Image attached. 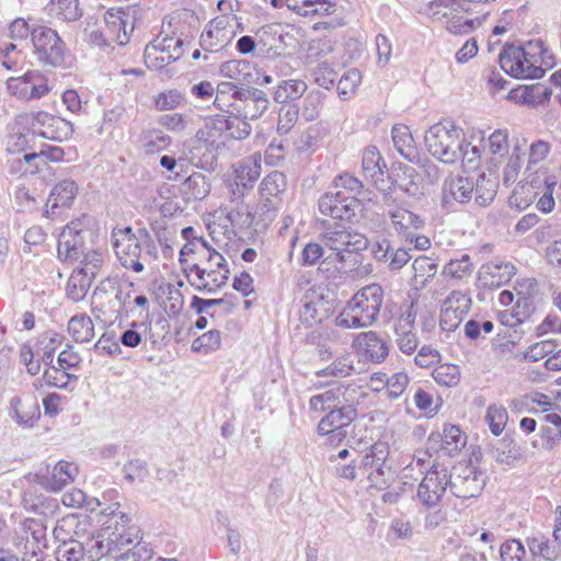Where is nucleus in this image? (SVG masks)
I'll return each mask as SVG.
<instances>
[{"label": "nucleus", "mask_w": 561, "mask_h": 561, "mask_svg": "<svg viewBox=\"0 0 561 561\" xmlns=\"http://www.w3.org/2000/svg\"><path fill=\"white\" fill-rule=\"evenodd\" d=\"M354 345L362 355L371 362L379 363L388 356L386 342L373 331L358 334L354 341Z\"/></svg>", "instance_id": "nucleus-30"}, {"label": "nucleus", "mask_w": 561, "mask_h": 561, "mask_svg": "<svg viewBox=\"0 0 561 561\" xmlns=\"http://www.w3.org/2000/svg\"><path fill=\"white\" fill-rule=\"evenodd\" d=\"M416 314L415 302L411 301L401 308L400 314L394 323L397 345L402 353L408 355L412 354L419 345L415 332Z\"/></svg>", "instance_id": "nucleus-14"}, {"label": "nucleus", "mask_w": 561, "mask_h": 561, "mask_svg": "<svg viewBox=\"0 0 561 561\" xmlns=\"http://www.w3.org/2000/svg\"><path fill=\"white\" fill-rule=\"evenodd\" d=\"M287 186L286 176L278 171L267 174L260 187L261 210L267 216H274L282 204L279 195L285 192Z\"/></svg>", "instance_id": "nucleus-21"}, {"label": "nucleus", "mask_w": 561, "mask_h": 561, "mask_svg": "<svg viewBox=\"0 0 561 561\" xmlns=\"http://www.w3.org/2000/svg\"><path fill=\"white\" fill-rule=\"evenodd\" d=\"M467 443L466 435L457 425H445L442 435L440 448L447 455L453 456L460 451Z\"/></svg>", "instance_id": "nucleus-42"}, {"label": "nucleus", "mask_w": 561, "mask_h": 561, "mask_svg": "<svg viewBox=\"0 0 561 561\" xmlns=\"http://www.w3.org/2000/svg\"><path fill=\"white\" fill-rule=\"evenodd\" d=\"M469 9L461 0H432L424 7L422 14L433 23H439L455 35H465L474 31L480 24L478 19H463Z\"/></svg>", "instance_id": "nucleus-6"}, {"label": "nucleus", "mask_w": 561, "mask_h": 561, "mask_svg": "<svg viewBox=\"0 0 561 561\" xmlns=\"http://www.w3.org/2000/svg\"><path fill=\"white\" fill-rule=\"evenodd\" d=\"M249 62L243 60H229L220 66V75L236 82L243 84L250 77Z\"/></svg>", "instance_id": "nucleus-54"}, {"label": "nucleus", "mask_w": 561, "mask_h": 561, "mask_svg": "<svg viewBox=\"0 0 561 561\" xmlns=\"http://www.w3.org/2000/svg\"><path fill=\"white\" fill-rule=\"evenodd\" d=\"M78 193L79 186L71 179H65L56 183L49 193L46 205L48 208L45 210V216H54L56 208L71 207Z\"/></svg>", "instance_id": "nucleus-27"}, {"label": "nucleus", "mask_w": 561, "mask_h": 561, "mask_svg": "<svg viewBox=\"0 0 561 561\" xmlns=\"http://www.w3.org/2000/svg\"><path fill=\"white\" fill-rule=\"evenodd\" d=\"M119 503L114 502L111 504L100 507L98 515L106 517L103 522V528L127 533L130 529H137V527L130 525V518L127 514L119 511Z\"/></svg>", "instance_id": "nucleus-33"}, {"label": "nucleus", "mask_w": 561, "mask_h": 561, "mask_svg": "<svg viewBox=\"0 0 561 561\" xmlns=\"http://www.w3.org/2000/svg\"><path fill=\"white\" fill-rule=\"evenodd\" d=\"M136 539H138V529L122 533L102 528L85 543L87 554L92 561L104 557H112L115 561H119L121 552Z\"/></svg>", "instance_id": "nucleus-8"}, {"label": "nucleus", "mask_w": 561, "mask_h": 561, "mask_svg": "<svg viewBox=\"0 0 561 561\" xmlns=\"http://www.w3.org/2000/svg\"><path fill=\"white\" fill-rule=\"evenodd\" d=\"M383 290L378 284H370L359 289L335 318L336 327L362 329L371 325L382 306Z\"/></svg>", "instance_id": "nucleus-2"}, {"label": "nucleus", "mask_w": 561, "mask_h": 561, "mask_svg": "<svg viewBox=\"0 0 561 561\" xmlns=\"http://www.w3.org/2000/svg\"><path fill=\"white\" fill-rule=\"evenodd\" d=\"M183 190L192 198L201 201L209 194L210 182L205 174L194 172L184 181Z\"/></svg>", "instance_id": "nucleus-47"}, {"label": "nucleus", "mask_w": 561, "mask_h": 561, "mask_svg": "<svg viewBox=\"0 0 561 561\" xmlns=\"http://www.w3.org/2000/svg\"><path fill=\"white\" fill-rule=\"evenodd\" d=\"M332 392L336 397L335 402L339 408L350 407L355 409L354 405L358 403L363 396L360 388L355 385L339 386L332 388Z\"/></svg>", "instance_id": "nucleus-53"}, {"label": "nucleus", "mask_w": 561, "mask_h": 561, "mask_svg": "<svg viewBox=\"0 0 561 561\" xmlns=\"http://www.w3.org/2000/svg\"><path fill=\"white\" fill-rule=\"evenodd\" d=\"M7 89L11 95L27 101L45 95L48 92V84L46 78L38 71H27L22 77L9 78Z\"/></svg>", "instance_id": "nucleus-16"}, {"label": "nucleus", "mask_w": 561, "mask_h": 561, "mask_svg": "<svg viewBox=\"0 0 561 561\" xmlns=\"http://www.w3.org/2000/svg\"><path fill=\"white\" fill-rule=\"evenodd\" d=\"M32 131L43 138L64 141L73 134V126L70 122L59 116H54L47 112L32 113L26 116Z\"/></svg>", "instance_id": "nucleus-12"}, {"label": "nucleus", "mask_w": 561, "mask_h": 561, "mask_svg": "<svg viewBox=\"0 0 561 561\" xmlns=\"http://www.w3.org/2000/svg\"><path fill=\"white\" fill-rule=\"evenodd\" d=\"M497 184L494 179L482 173L476 182V201L481 205H489L495 194Z\"/></svg>", "instance_id": "nucleus-55"}, {"label": "nucleus", "mask_w": 561, "mask_h": 561, "mask_svg": "<svg viewBox=\"0 0 561 561\" xmlns=\"http://www.w3.org/2000/svg\"><path fill=\"white\" fill-rule=\"evenodd\" d=\"M133 547H126L121 552V559L125 561H150L153 557V551L147 542L137 541L131 545Z\"/></svg>", "instance_id": "nucleus-61"}, {"label": "nucleus", "mask_w": 561, "mask_h": 561, "mask_svg": "<svg viewBox=\"0 0 561 561\" xmlns=\"http://www.w3.org/2000/svg\"><path fill=\"white\" fill-rule=\"evenodd\" d=\"M356 417V409L333 408L318 423L319 435H330L332 440L341 442L346 436L345 428Z\"/></svg>", "instance_id": "nucleus-19"}, {"label": "nucleus", "mask_w": 561, "mask_h": 561, "mask_svg": "<svg viewBox=\"0 0 561 561\" xmlns=\"http://www.w3.org/2000/svg\"><path fill=\"white\" fill-rule=\"evenodd\" d=\"M85 553V545L79 540H69L57 548L56 558L57 561H81Z\"/></svg>", "instance_id": "nucleus-56"}, {"label": "nucleus", "mask_w": 561, "mask_h": 561, "mask_svg": "<svg viewBox=\"0 0 561 561\" xmlns=\"http://www.w3.org/2000/svg\"><path fill=\"white\" fill-rule=\"evenodd\" d=\"M483 484L484 482L480 474L469 465L456 467L455 473L450 474V491L460 499H470L478 495Z\"/></svg>", "instance_id": "nucleus-20"}, {"label": "nucleus", "mask_w": 561, "mask_h": 561, "mask_svg": "<svg viewBox=\"0 0 561 561\" xmlns=\"http://www.w3.org/2000/svg\"><path fill=\"white\" fill-rule=\"evenodd\" d=\"M229 42L228 33L219 27V22L210 23L208 28L202 33L201 45L209 51H217L224 48Z\"/></svg>", "instance_id": "nucleus-44"}, {"label": "nucleus", "mask_w": 561, "mask_h": 561, "mask_svg": "<svg viewBox=\"0 0 561 561\" xmlns=\"http://www.w3.org/2000/svg\"><path fill=\"white\" fill-rule=\"evenodd\" d=\"M387 216L390 229L403 240L415 236L425 225L417 214L400 206L388 209Z\"/></svg>", "instance_id": "nucleus-23"}, {"label": "nucleus", "mask_w": 561, "mask_h": 561, "mask_svg": "<svg viewBox=\"0 0 561 561\" xmlns=\"http://www.w3.org/2000/svg\"><path fill=\"white\" fill-rule=\"evenodd\" d=\"M81 256L80 266L75 272L92 282L102 265V254L93 251L88 253L83 252Z\"/></svg>", "instance_id": "nucleus-58"}, {"label": "nucleus", "mask_w": 561, "mask_h": 561, "mask_svg": "<svg viewBox=\"0 0 561 561\" xmlns=\"http://www.w3.org/2000/svg\"><path fill=\"white\" fill-rule=\"evenodd\" d=\"M104 21L107 38L119 45H126L134 30V25L129 21V14L122 9H111L106 11Z\"/></svg>", "instance_id": "nucleus-26"}, {"label": "nucleus", "mask_w": 561, "mask_h": 561, "mask_svg": "<svg viewBox=\"0 0 561 561\" xmlns=\"http://www.w3.org/2000/svg\"><path fill=\"white\" fill-rule=\"evenodd\" d=\"M507 420L508 414L503 405L493 403L488 407L485 422L493 435L499 436L503 433Z\"/></svg>", "instance_id": "nucleus-49"}, {"label": "nucleus", "mask_w": 561, "mask_h": 561, "mask_svg": "<svg viewBox=\"0 0 561 561\" xmlns=\"http://www.w3.org/2000/svg\"><path fill=\"white\" fill-rule=\"evenodd\" d=\"M543 47L540 42L529 41L524 45H506L500 54L501 68L517 79H539L545 76L542 67Z\"/></svg>", "instance_id": "nucleus-3"}, {"label": "nucleus", "mask_w": 561, "mask_h": 561, "mask_svg": "<svg viewBox=\"0 0 561 561\" xmlns=\"http://www.w3.org/2000/svg\"><path fill=\"white\" fill-rule=\"evenodd\" d=\"M392 140L397 151L409 161H413L417 157L415 141L410 128L403 124L392 127Z\"/></svg>", "instance_id": "nucleus-36"}, {"label": "nucleus", "mask_w": 561, "mask_h": 561, "mask_svg": "<svg viewBox=\"0 0 561 561\" xmlns=\"http://www.w3.org/2000/svg\"><path fill=\"white\" fill-rule=\"evenodd\" d=\"M471 297L461 290H453L442 301L439 327L447 332L455 331L471 308Z\"/></svg>", "instance_id": "nucleus-13"}, {"label": "nucleus", "mask_w": 561, "mask_h": 561, "mask_svg": "<svg viewBox=\"0 0 561 561\" xmlns=\"http://www.w3.org/2000/svg\"><path fill=\"white\" fill-rule=\"evenodd\" d=\"M557 183V176L550 173L548 169H537V180L534 185L539 190V195L541 196L539 197L536 207L543 214L551 213L556 206L553 192Z\"/></svg>", "instance_id": "nucleus-29"}, {"label": "nucleus", "mask_w": 561, "mask_h": 561, "mask_svg": "<svg viewBox=\"0 0 561 561\" xmlns=\"http://www.w3.org/2000/svg\"><path fill=\"white\" fill-rule=\"evenodd\" d=\"M386 396L390 400H397L402 397L410 383V377L404 370L387 373Z\"/></svg>", "instance_id": "nucleus-52"}, {"label": "nucleus", "mask_w": 561, "mask_h": 561, "mask_svg": "<svg viewBox=\"0 0 561 561\" xmlns=\"http://www.w3.org/2000/svg\"><path fill=\"white\" fill-rule=\"evenodd\" d=\"M261 154L255 152L232 165V181L236 186L232 191L233 195L241 196L244 190L253 187L261 174Z\"/></svg>", "instance_id": "nucleus-24"}, {"label": "nucleus", "mask_w": 561, "mask_h": 561, "mask_svg": "<svg viewBox=\"0 0 561 561\" xmlns=\"http://www.w3.org/2000/svg\"><path fill=\"white\" fill-rule=\"evenodd\" d=\"M112 243L117 259L125 268L141 273L145 265L151 261V249L148 247L145 252L142 251L140 242L130 227L114 229Z\"/></svg>", "instance_id": "nucleus-7"}, {"label": "nucleus", "mask_w": 561, "mask_h": 561, "mask_svg": "<svg viewBox=\"0 0 561 561\" xmlns=\"http://www.w3.org/2000/svg\"><path fill=\"white\" fill-rule=\"evenodd\" d=\"M242 114L245 119L259 118L268 106L266 94L261 90H253L242 100Z\"/></svg>", "instance_id": "nucleus-39"}, {"label": "nucleus", "mask_w": 561, "mask_h": 561, "mask_svg": "<svg viewBox=\"0 0 561 561\" xmlns=\"http://www.w3.org/2000/svg\"><path fill=\"white\" fill-rule=\"evenodd\" d=\"M412 267L414 271L413 282L417 289L425 288L437 273V264L427 256L416 257Z\"/></svg>", "instance_id": "nucleus-41"}, {"label": "nucleus", "mask_w": 561, "mask_h": 561, "mask_svg": "<svg viewBox=\"0 0 561 561\" xmlns=\"http://www.w3.org/2000/svg\"><path fill=\"white\" fill-rule=\"evenodd\" d=\"M427 151L438 161L447 164L460 160L461 148L465 145L463 129L451 121L434 124L425 133Z\"/></svg>", "instance_id": "nucleus-4"}, {"label": "nucleus", "mask_w": 561, "mask_h": 561, "mask_svg": "<svg viewBox=\"0 0 561 561\" xmlns=\"http://www.w3.org/2000/svg\"><path fill=\"white\" fill-rule=\"evenodd\" d=\"M434 380L443 386L453 387L459 382L460 370L454 364H440L432 373Z\"/></svg>", "instance_id": "nucleus-57"}, {"label": "nucleus", "mask_w": 561, "mask_h": 561, "mask_svg": "<svg viewBox=\"0 0 561 561\" xmlns=\"http://www.w3.org/2000/svg\"><path fill=\"white\" fill-rule=\"evenodd\" d=\"M91 283L92 282L88 278H84L82 275L73 272L67 284L68 297L73 301L82 300L85 297Z\"/></svg>", "instance_id": "nucleus-62"}, {"label": "nucleus", "mask_w": 561, "mask_h": 561, "mask_svg": "<svg viewBox=\"0 0 561 561\" xmlns=\"http://www.w3.org/2000/svg\"><path fill=\"white\" fill-rule=\"evenodd\" d=\"M321 286L310 287L301 298L299 319L301 323L311 327L330 317L333 312V300L329 299Z\"/></svg>", "instance_id": "nucleus-10"}, {"label": "nucleus", "mask_w": 561, "mask_h": 561, "mask_svg": "<svg viewBox=\"0 0 561 561\" xmlns=\"http://www.w3.org/2000/svg\"><path fill=\"white\" fill-rule=\"evenodd\" d=\"M515 274V266L510 262L494 260L483 264L478 272V280L483 287L499 288Z\"/></svg>", "instance_id": "nucleus-25"}, {"label": "nucleus", "mask_w": 561, "mask_h": 561, "mask_svg": "<svg viewBox=\"0 0 561 561\" xmlns=\"http://www.w3.org/2000/svg\"><path fill=\"white\" fill-rule=\"evenodd\" d=\"M362 82V75L357 69L346 71L337 83V92L342 100L353 95Z\"/></svg>", "instance_id": "nucleus-59"}, {"label": "nucleus", "mask_w": 561, "mask_h": 561, "mask_svg": "<svg viewBox=\"0 0 561 561\" xmlns=\"http://www.w3.org/2000/svg\"><path fill=\"white\" fill-rule=\"evenodd\" d=\"M184 54L183 41L175 37H157L149 43L144 51L146 66L151 70H160L180 59Z\"/></svg>", "instance_id": "nucleus-9"}, {"label": "nucleus", "mask_w": 561, "mask_h": 561, "mask_svg": "<svg viewBox=\"0 0 561 561\" xmlns=\"http://www.w3.org/2000/svg\"><path fill=\"white\" fill-rule=\"evenodd\" d=\"M220 225L213 221L208 225L211 243L203 237H194V239L183 245L180 251V261L184 255L196 253L201 257L206 259L210 264L217 265V270L202 268L198 264L190 267L187 277L193 286L198 290L214 293L218 288L226 285L229 277V267L221 250L227 245L226 232L218 230Z\"/></svg>", "instance_id": "nucleus-1"}, {"label": "nucleus", "mask_w": 561, "mask_h": 561, "mask_svg": "<svg viewBox=\"0 0 561 561\" xmlns=\"http://www.w3.org/2000/svg\"><path fill=\"white\" fill-rule=\"evenodd\" d=\"M363 172L367 179L374 183L376 187L385 182V168L382 158L376 147H368L363 152L362 158Z\"/></svg>", "instance_id": "nucleus-32"}, {"label": "nucleus", "mask_w": 561, "mask_h": 561, "mask_svg": "<svg viewBox=\"0 0 561 561\" xmlns=\"http://www.w3.org/2000/svg\"><path fill=\"white\" fill-rule=\"evenodd\" d=\"M495 457L496 460L502 463L513 465L522 459L523 453L522 448L514 439L504 438L500 440L495 447Z\"/></svg>", "instance_id": "nucleus-50"}, {"label": "nucleus", "mask_w": 561, "mask_h": 561, "mask_svg": "<svg viewBox=\"0 0 561 561\" xmlns=\"http://www.w3.org/2000/svg\"><path fill=\"white\" fill-rule=\"evenodd\" d=\"M502 561H523L526 557V550L523 543L516 539H510L500 547Z\"/></svg>", "instance_id": "nucleus-64"}, {"label": "nucleus", "mask_w": 561, "mask_h": 561, "mask_svg": "<svg viewBox=\"0 0 561 561\" xmlns=\"http://www.w3.org/2000/svg\"><path fill=\"white\" fill-rule=\"evenodd\" d=\"M537 180V170L534 174L527 175V181L524 184L518 185L510 197V204L519 209H525L531 205L537 196H539V190L535 187L534 183Z\"/></svg>", "instance_id": "nucleus-37"}, {"label": "nucleus", "mask_w": 561, "mask_h": 561, "mask_svg": "<svg viewBox=\"0 0 561 561\" xmlns=\"http://www.w3.org/2000/svg\"><path fill=\"white\" fill-rule=\"evenodd\" d=\"M216 130H225L227 137L233 139H242L251 133L250 124L244 119L233 116H217L214 118V127Z\"/></svg>", "instance_id": "nucleus-38"}, {"label": "nucleus", "mask_w": 561, "mask_h": 561, "mask_svg": "<svg viewBox=\"0 0 561 561\" xmlns=\"http://www.w3.org/2000/svg\"><path fill=\"white\" fill-rule=\"evenodd\" d=\"M396 184L407 196L420 199L424 195L421 175L412 167H404L398 174Z\"/></svg>", "instance_id": "nucleus-35"}, {"label": "nucleus", "mask_w": 561, "mask_h": 561, "mask_svg": "<svg viewBox=\"0 0 561 561\" xmlns=\"http://www.w3.org/2000/svg\"><path fill=\"white\" fill-rule=\"evenodd\" d=\"M77 465L67 461L57 462L45 477V485L51 491H59L78 476Z\"/></svg>", "instance_id": "nucleus-31"}, {"label": "nucleus", "mask_w": 561, "mask_h": 561, "mask_svg": "<svg viewBox=\"0 0 561 561\" xmlns=\"http://www.w3.org/2000/svg\"><path fill=\"white\" fill-rule=\"evenodd\" d=\"M472 263L469 255L465 254L460 259L450 260L442 270V276L457 280H463L472 273Z\"/></svg>", "instance_id": "nucleus-48"}, {"label": "nucleus", "mask_w": 561, "mask_h": 561, "mask_svg": "<svg viewBox=\"0 0 561 561\" xmlns=\"http://www.w3.org/2000/svg\"><path fill=\"white\" fill-rule=\"evenodd\" d=\"M323 242L328 251L324 263L341 264L335 265L336 270L344 267L347 262H355L357 252L367 248V239L358 232L350 231L342 226L329 228L323 232Z\"/></svg>", "instance_id": "nucleus-5"}, {"label": "nucleus", "mask_w": 561, "mask_h": 561, "mask_svg": "<svg viewBox=\"0 0 561 561\" xmlns=\"http://www.w3.org/2000/svg\"><path fill=\"white\" fill-rule=\"evenodd\" d=\"M307 83L304 80L288 79L284 80L274 93V100L277 103L299 99L307 91Z\"/></svg>", "instance_id": "nucleus-46"}, {"label": "nucleus", "mask_w": 561, "mask_h": 561, "mask_svg": "<svg viewBox=\"0 0 561 561\" xmlns=\"http://www.w3.org/2000/svg\"><path fill=\"white\" fill-rule=\"evenodd\" d=\"M83 224L73 220L60 232L58 240V257L62 261H78L83 254Z\"/></svg>", "instance_id": "nucleus-22"}, {"label": "nucleus", "mask_w": 561, "mask_h": 561, "mask_svg": "<svg viewBox=\"0 0 561 561\" xmlns=\"http://www.w3.org/2000/svg\"><path fill=\"white\" fill-rule=\"evenodd\" d=\"M32 42L42 61L51 65L61 61L64 45L56 31L38 26L32 31Z\"/></svg>", "instance_id": "nucleus-15"}, {"label": "nucleus", "mask_w": 561, "mask_h": 561, "mask_svg": "<svg viewBox=\"0 0 561 561\" xmlns=\"http://www.w3.org/2000/svg\"><path fill=\"white\" fill-rule=\"evenodd\" d=\"M68 332L77 342H90L94 336V325L90 317L75 316L68 322Z\"/></svg>", "instance_id": "nucleus-43"}, {"label": "nucleus", "mask_w": 561, "mask_h": 561, "mask_svg": "<svg viewBox=\"0 0 561 561\" xmlns=\"http://www.w3.org/2000/svg\"><path fill=\"white\" fill-rule=\"evenodd\" d=\"M283 32L280 24H266L260 27L255 32L260 51L270 56H280L284 50Z\"/></svg>", "instance_id": "nucleus-28"}, {"label": "nucleus", "mask_w": 561, "mask_h": 561, "mask_svg": "<svg viewBox=\"0 0 561 561\" xmlns=\"http://www.w3.org/2000/svg\"><path fill=\"white\" fill-rule=\"evenodd\" d=\"M450 483V473L442 465H433L417 489V497L427 507L436 506Z\"/></svg>", "instance_id": "nucleus-11"}, {"label": "nucleus", "mask_w": 561, "mask_h": 561, "mask_svg": "<svg viewBox=\"0 0 561 561\" xmlns=\"http://www.w3.org/2000/svg\"><path fill=\"white\" fill-rule=\"evenodd\" d=\"M49 13L61 21H77L81 18L82 11L79 0H51Z\"/></svg>", "instance_id": "nucleus-45"}, {"label": "nucleus", "mask_w": 561, "mask_h": 561, "mask_svg": "<svg viewBox=\"0 0 561 561\" xmlns=\"http://www.w3.org/2000/svg\"><path fill=\"white\" fill-rule=\"evenodd\" d=\"M319 210L322 215L333 219L350 220L359 208L356 197H347L344 192L325 193L319 199Z\"/></svg>", "instance_id": "nucleus-18"}, {"label": "nucleus", "mask_w": 561, "mask_h": 561, "mask_svg": "<svg viewBox=\"0 0 561 561\" xmlns=\"http://www.w3.org/2000/svg\"><path fill=\"white\" fill-rule=\"evenodd\" d=\"M286 5L289 10L304 16L328 14L333 8L327 0H286Z\"/></svg>", "instance_id": "nucleus-40"}, {"label": "nucleus", "mask_w": 561, "mask_h": 561, "mask_svg": "<svg viewBox=\"0 0 561 561\" xmlns=\"http://www.w3.org/2000/svg\"><path fill=\"white\" fill-rule=\"evenodd\" d=\"M322 105V94L319 91H311L302 101L301 116L307 122L317 119Z\"/></svg>", "instance_id": "nucleus-63"}, {"label": "nucleus", "mask_w": 561, "mask_h": 561, "mask_svg": "<svg viewBox=\"0 0 561 561\" xmlns=\"http://www.w3.org/2000/svg\"><path fill=\"white\" fill-rule=\"evenodd\" d=\"M10 404L20 425L32 427L39 417V408L35 398L14 397Z\"/></svg>", "instance_id": "nucleus-34"}, {"label": "nucleus", "mask_w": 561, "mask_h": 561, "mask_svg": "<svg viewBox=\"0 0 561 561\" xmlns=\"http://www.w3.org/2000/svg\"><path fill=\"white\" fill-rule=\"evenodd\" d=\"M534 282L527 279L519 283L513 290H503L499 295V301L504 307L512 306L513 314L520 322L533 310Z\"/></svg>", "instance_id": "nucleus-17"}, {"label": "nucleus", "mask_w": 561, "mask_h": 561, "mask_svg": "<svg viewBox=\"0 0 561 561\" xmlns=\"http://www.w3.org/2000/svg\"><path fill=\"white\" fill-rule=\"evenodd\" d=\"M473 187V182L465 176H456L445 183V190L459 203L467 202L471 197Z\"/></svg>", "instance_id": "nucleus-51"}, {"label": "nucleus", "mask_w": 561, "mask_h": 561, "mask_svg": "<svg viewBox=\"0 0 561 561\" xmlns=\"http://www.w3.org/2000/svg\"><path fill=\"white\" fill-rule=\"evenodd\" d=\"M221 334L218 330L205 332L192 343V350L199 353H209L219 348Z\"/></svg>", "instance_id": "nucleus-60"}]
</instances>
